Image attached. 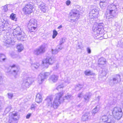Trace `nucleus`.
Segmentation results:
<instances>
[{
  "mask_svg": "<svg viewBox=\"0 0 123 123\" xmlns=\"http://www.w3.org/2000/svg\"><path fill=\"white\" fill-rule=\"evenodd\" d=\"M63 94L62 92L58 93L56 94V97L53 101V98L48 97L45 99L46 105L49 107H52L55 109L57 108L61 103L63 101L62 96Z\"/></svg>",
  "mask_w": 123,
  "mask_h": 123,
  "instance_id": "f257e3e1",
  "label": "nucleus"
},
{
  "mask_svg": "<svg viewBox=\"0 0 123 123\" xmlns=\"http://www.w3.org/2000/svg\"><path fill=\"white\" fill-rule=\"evenodd\" d=\"M92 30L96 39H101L103 38V37L100 35L103 30V26L101 24H97L96 25H94L92 28Z\"/></svg>",
  "mask_w": 123,
  "mask_h": 123,
  "instance_id": "f03ea898",
  "label": "nucleus"
},
{
  "mask_svg": "<svg viewBox=\"0 0 123 123\" xmlns=\"http://www.w3.org/2000/svg\"><path fill=\"white\" fill-rule=\"evenodd\" d=\"M13 34L14 35L16 36L18 40L24 41L25 40V34L19 27H17L13 30Z\"/></svg>",
  "mask_w": 123,
  "mask_h": 123,
  "instance_id": "7ed1b4c3",
  "label": "nucleus"
},
{
  "mask_svg": "<svg viewBox=\"0 0 123 123\" xmlns=\"http://www.w3.org/2000/svg\"><path fill=\"white\" fill-rule=\"evenodd\" d=\"M79 12L76 9L72 10L69 14V18L72 22L76 21L79 17Z\"/></svg>",
  "mask_w": 123,
  "mask_h": 123,
  "instance_id": "20e7f679",
  "label": "nucleus"
},
{
  "mask_svg": "<svg viewBox=\"0 0 123 123\" xmlns=\"http://www.w3.org/2000/svg\"><path fill=\"white\" fill-rule=\"evenodd\" d=\"M47 45L43 44L38 48L34 49L33 51L34 54L36 55H38L44 53L46 49Z\"/></svg>",
  "mask_w": 123,
  "mask_h": 123,
  "instance_id": "39448f33",
  "label": "nucleus"
},
{
  "mask_svg": "<svg viewBox=\"0 0 123 123\" xmlns=\"http://www.w3.org/2000/svg\"><path fill=\"white\" fill-rule=\"evenodd\" d=\"M112 114L115 118L118 120L122 116L123 113L120 108L116 107L114 108Z\"/></svg>",
  "mask_w": 123,
  "mask_h": 123,
  "instance_id": "423d86ee",
  "label": "nucleus"
},
{
  "mask_svg": "<svg viewBox=\"0 0 123 123\" xmlns=\"http://www.w3.org/2000/svg\"><path fill=\"white\" fill-rule=\"evenodd\" d=\"M37 21L34 19L30 20L28 23V26L29 31L33 32L36 29L37 27Z\"/></svg>",
  "mask_w": 123,
  "mask_h": 123,
  "instance_id": "0eeeda50",
  "label": "nucleus"
},
{
  "mask_svg": "<svg viewBox=\"0 0 123 123\" xmlns=\"http://www.w3.org/2000/svg\"><path fill=\"white\" fill-rule=\"evenodd\" d=\"M55 61V58L53 57L47 58L42 61V64L45 67L47 68L49 65H52Z\"/></svg>",
  "mask_w": 123,
  "mask_h": 123,
  "instance_id": "6e6552de",
  "label": "nucleus"
},
{
  "mask_svg": "<svg viewBox=\"0 0 123 123\" xmlns=\"http://www.w3.org/2000/svg\"><path fill=\"white\" fill-rule=\"evenodd\" d=\"M18 113L13 112L10 113L9 115V123H17L18 117Z\"/></svg>",
  "mask_w": 123,
  "mask_h": 123,
  "instance_id": "1a4fd4ad",
  "label": "nucleus"
},
{
  "mask_svg": "<svg viewBox=\"0 0 123 123\" xmlns=\"http://www.w3.org/2000/svg\"><path fill=\"white\" fill-rule=\"evenodd\" d=\"M33 8V4L31 3H28L23 8V11L26 14H29L32 12Z\"/></svg>",
  "mask_w": 123,
  "mask_h": 123,
  "instance_id": "9d476101",
  "label": "nucleus"
},
{
  "mask_svg": "<svg viewBox=\"0 0 123 123\" xmlns=\"http://www.w3.org/2000/svg\"><path fill=\"white\" fill-rule=\"evenodd\" d=\"M50 75L49 72H42L38 76V81L39 84H41Z\"/></svg>",
  "mask_w": 123,
  "mask_h": 123,
  "instance_id": "9b49d317",
  "label": "nucleus"
},
{
  "mask_svg": "<svg viewBox=\"0 0 123 123\" xmlns=\"http://www.w3.org/2000/svg\"><path fill=\"white\" fill-rule=\"evenodd\" d=\"M33 79L31 77H26L24 79L22 85L26 87H29L34 82Z\"/></svg>",
  "mask_w": 123,
  "mask_h": 123,
  "instance_id": "f8f14e48",
  "label": "nucleus"
},
{
  "mask_svg": "<svg viewBox=\"0 0 123 123\" xmlns=\"http://www.w3.org/2000/svg\"><path fill=\"white\" fill-rule=\"evenodd\" d=\"M10 67L11 68V69L10 72L16 78V76L18 74L19 71V68L14 64H13L12 66H11Z\"/></svg>",
  "mask_w": 123,
  "mask_h": 123,
  "instance_id": "ddd939ff",
  "label": "nucleus"
},
{
  "mask_svg": "<svg viewBox=\"0 0 123 123\" xmlns=\"http://www.w3.org/2000/svg\"><path fill=\"white\" fill-rule=\"evenodd\" d=\"M121 81L120 76L119 75L117 74L115 76L112 80H110L109 83L110 85L112 86L115 84L119 83Z\"/></svg>",
  "mask_w": 123,
  "mask_h": 123,
  "instance_id": "4468645a",
  "label": "nucleus"
},
{
  "mask_svg": "<svg viewBox=\"0 0 123 123\" xmlns=\"http://www.w3.org/2000/svg\"><path fill=\"white\" fill-rule=\"evenodd\" d=\"M93 118V117L92 116L90 112L87 111L83 115L82 117L81 120L83 121H85L89 119H92Z\"/></svg>",
  "mask_w": 123,
  "mask_h": 123,
  "instance_id": "2eb2a0df",
  "label": "nucleus"
},
{
  "mask_svg": "<svg viewBox=\"0 0 123 123\" xmlns=\"http://www.w3.org/2000/svg\"><path fill=\"white\" fill-rule=\"evenodd\" d=\"M111 116L110 115L107 116L104 115L101 118L103 121L106 123H113L111 119Z\"/></svg>",
  "mask_w": 123,
  "mask_h": 123,
  "instance_id": "dca6fc26",
  "label": "nucleus"
},
{
  "mask_svg": "<svg viewBox=\"0 0 123 123\" xmlns=\"http://www.w3.org/2000/svg\"><path fill=\"white\" fill-rule=\"evenodd\" d=\"M117 10H112L111 11H109V13L107 14L106 15V17L107 19H112L114 17L116 16L117 14Z\"/></svg>",
  "mask_w": 123,
  "mask_h": 123,
  "instance_id": "f3484780",
  "label": "nucleus"
},
{
  "mask_svg": "<svg viewBox=\"0 0 123 123\" xmlns=\"http://www.w3.org/2000/svg\"><path fill=\"white\" fill-rule=\"evenodd\" d=\"M91 95L90 93L88 92L84 95L83 96L84 101L87 103L88 102L91 97Z\"/></svg>",
  "mask_w": 123,
  "mask_h": 123,
  "instance_id": "a211bd4d",
  "label": "nucleus"
},
{
  "mask_svg": "<svg viewBox=\"0 0 123 123\" xmlns=\"http://www.w3.org/2000/svg\"><path fill=\"white\" fill-rule=\"evenodd\" d=\"M99 110V106H97L92 111H89V112H90V114H91L92 116L93 117V116L96 113L98 112Z\"/></svg>",
  "mask_w": 123,
  "mask_h": 123,
  "instance_id": "6ab92c4d",
  "label": "nucleus"
},
{
  "mask_svg": "<svg viewBox=\"0 0 123 123\" xmlns=\"http://www.w3.org/2000/svg\"><path fill=\"white\" fill-rule=\"evenodd\" d=\"M116 10H117V9L116 6L113 3L109 5L107 7V11L108 12Z\"/></svg>",
  "mask_w": 123,
  "mask_h": 123,
  "instance_id": "aec40b11",
  "label": "nucleus"
},
{
  "mask_svg": "<svg viewBox=\"0 0 123 123\" xmlns=\"http://www.w3.org/2000/svg\"><path fill=\"white\" fill-rule=\"evenodd\" d=\"M58 77L57 75H53L49 77V80L50 81H52L53 82H55L57 80Z\"/></svg>",
  "mask_w": 123,
  "mask_h": 123,
  "instance_id": "412c9836",
  "label": "nucleus"
},
{
  "mask_svg": "<svg viewBox=\"0 0 123 123\" xmlns=\"http://www.w3.org/2000/svg\"><path fill=\"white\" fill-rule=\"evenodd\" d=\"M106 59L103 57H101L98 60V64L99 67L100 65H104L106 63Z\"/></svg>",
  "mask_w": 123,
  "mask_h": 123,
  "instance_id": "4be33fe9",
  "label": "nucleus"
},
{
  "mask_svg": "<svg viewBox=\"0 0 123 123\" xmlns=\"http://www.w3.org/2000/svg\"><path fill=\"white\" fill-rule=\"evenodd\" d=\"M35 100L38 103H40L42 101V96L40 93H38L37 94L36 96Z\"/></svg>",
  "mask_w": 123,
  "mask_h": 123,
  "instance_id": "5701e85b",
  "label": "nucleus"
},
{
  "mask_svg": "<svg viewBox=\"0 0 123 123\" xmlns=\"http://www.w3.org/2000/svg\"><path fill=\"white\" fill-rule=\"evenodd\" d=\"M31 67L33 70L37 68L40 65L38 63L31 64Z\"/></svg>",
  "mask_w": 123,
  "mask_h": 123,
  "instance_id": "b1692460",
  "label": "nucleus"
},
{
  "mask_svg": "<svg viewBox=\"0 0 123 123\" xmlns=\"http://www.w3.org/2000/svg\"><path fill=\"white\" fill-rule=\"evenodd\" d=\"M17 48L18 49V51L19 52L21 51L24 49L23 45L21 44H18L17 45Z\"/></svg>",
  "mask_w": 123,
  "mask_h": 123,
  "instance_id": "393cba45",
  "label": "nucleus"
},
{
  "mask_svg": "<svg viewBox=\"0 0 123 123\" xmlns=\"http://www.w3.org/2000/svg\"><path fill=\"white\" fill-rule=\"evenodd\" d=\"M84 73L86 75H94V74L90 70H86L84 72Z\"/></svg>",
  "mask_w": 123,
  "mask_h": 123,
  "instance_id": "a878e982",
  "label": "nucleus"
},
{
  "mask_svg": "<svg viewBox=\"0 0 123 123\" xmlns=\"http://www.w3.org/2000/svg\"><path fill=\"white\" fill-rule=\"evenodd\" d=\"M98 13H90L89 14V16L90 18H97L98 17Z\"/></svg>",
  "mask_w": 123,
  "mask_h": 123,
  "instance_id": "bb28decb",
  "label": "nucleus"
},
{
  "mask_svg": "<svg viewBox=\"0 0 123 123\" xmlns=\"http://www.w3.org/2000/svg\"><path fill=\"white\" fill-rule=\"evenodd\" d=\"M4 97L0 96V111L2 108V103L4 102Z\"/></svg>",
  "mask_w": 123,
  "mask_h": 123,
  "instance_id": "cd10ccee",
  "label": "nucleus"
},
{
  "mask_svg": "<svg viewBox=\"0 0 123 123\" xmlns=\"http://www.w3.org/2000/svg\"><path fill=\"white\" fill-rule=\"evenodd\" d=\"M13 43H14V41L13 39L11 38L8 39L6 41V43L8 44H10Z\"/></svg>",
  "mask_w": 123,
  "mask_h": 123,
  "instance_id": "c85d7f7f",
  "label": "nucleus"
},
{
  "mask_svg": "<svg viewBox=\"0 0 123 123\" xmlns=\"http://www.w3.org/2000/svg\"><path fill=\"white\" fill-rule=\"evenodd\" d=\"M6 59V58L5 55L3 54H0V62L4 61Z\"/></svg>",
  "mask_w": 123,
  "mask_h": 123,
  "instance_id": "c756f323",
  "label": "nucleus"
},
{
  "mask_svg": "<svg viewBox=\"0 0 123 123\" xmlns=\"http://www.w3.org/2000/svg\"><path fill=\"white\" fill-rule=\"evenodd\" d=\"M71 78L69 77H66L64 79V81L66 84H68L70 83V80Z\"/></svg>",
  "mask_w": 123,
  "mask_h": 123,
  "instance_id": "7c9ffc66",
  "label": "nucleus"
},
{
  "mask_svg": "<svg viewBox=\"0 0 123 123\" xmlns=\"http://www.w3.org/2000/svg\"><path fill=\"white\" fill-rule=\"evenodd\" d=\"M65 98L66 99L68 100L71 99H72L73 97L70 95L68 94L67 95L65 96Z\"/></svg>",
  "mask_w": 123,
  "mask_h": 123,
  "instance_id": "2f4dec72",
  "label": "nucleus"
},
{
  "mask_svg": "<svg viewBox=\"0 0 123 123\" xmlns=\"http://www.w3.org/2000/svg\"><path fill=\"white\" fill-rule=\"evenodd\" d=\"M76 91H79L82 87V85L80 84H79L76 86Z\"/></svg>",
  "mask_w": 123,
  "mask_h": 123,
  "instance_id": "473e14b6",
  "label": "nucleus"
},
{
  "mask_svg": "<svg viewBox=\"0 0 123 123\" xmlns=\"http://www.w3.org/2000/svg\"><path fill=\"white\" fill-rule=\"evenodd\" d=\"M11 108L12 107L11 106H8L6 109L5 111V112L6 113L10 111Z\"/></svg>",
  "mask_w": 123,
  "mask_h": 123,
  "instance_id": "72a5a7b5",
  "label": "nucleus"
},
{
  "mask_svg": "<svg viewBox=\"0 0 123 123\" xmlns=\"http://www.w3.org/2000/svg\"><path fill=\"white\" fill-rule=\"evenodd\" d=\"M117 46V47L123 48V42L121 41L118 42Z\"/></svg>",
  "mask_w": 123,
  "mask_h": 123,
  "instance_id": "f704fd0d",
  "label": "nucleus"
},
{
  "mask_svg": "<svg viewBox=\"0 0 123 123\" xmlns=\"http://www.w3.org/2000/svg\"><path fill=\"white\" fill-rule=\"evenodd\" d=\"M8 5H6L3 6V8L2 9L3 11L4 12H6L8 10Z\"/></svg>",
  "mask_w": 123,
  "mask_h": 123,
  "instance_id": "c9c22d12",
  "label": "nucleus"
},
{
  "mask_svg": "<svg viewBox=\"0 0 123 123\" xmlns=\"http://www.w3.org/2000/svg\"><path fill=\"white\" fill-rule=\"evenodd\" d=\"M57 34L58 33L56 30H54L53 31V35L52 36L53 38H55L56 37V36L57 35Z\"/></svg>",
  "mask_w": 123,
  "mask_h": 123,
  "instance_id": "e433bc0d",
  "label": "nucleus"
},
{
  "mask_svg": "<svg viewBox=\"0 0 123 123\" xmlns=\"http://www.w3.org/2000/svg\"><path fill=\"white\" fill-rule=\"evenodd\" d=\"M62 45H60V44L58 45L56 47V49L58 51V52L63 48V47L62 46Z\"/></svg>",
  "mask_w": 123,
  "mask_h": 123,
  "instance_id": "4c0bfd02",
  "label": "nucleus"
},
{
  "mask_svg": "<svg viewBox=\"0 0 123 123\" xmlns=\"http://www.w3.org/2000/svg\"><path fill=\"white\" fill-rule=\"evenodd\" d=\"M16 16L15 14L12 13L10 17L12 20H14L15 19Z\"/></svg>",
  "mask_w": 123,
  "mask_h": 123,
  "instance_id": "58836bf2",
  "label": "nucleus"
},
{
  "mask_svg": "<svg viewBox=\"0 0 123 123\" xmlns=\"http://www.w3.org/2000/svg\"><path fill=\"white\" fill-rule=\"evenodd\" d=\"M44 7H42L40 8L41 10L44 12H45L47 9V7L46 6H45Z\"/></svg>",
  "mask_w": 123,
  "mask_h": 123,
  "instance_id": "ea45409f",
  "label": "nucleus"
},
{
  "mask_svg": "<svg viewBox=\"0 0 123 123\" xmlns=\"http://www.w3.org/2000/svg\"><path fill=\"white\" fill-rule=\"evenodd\" d=\"M39 7L40 8H42V7H44V6H45V4L44 3L41 2L40 3L39 5Z\"/></svg>",
  "mask_w": 123,
  "mask_h": 123,
  "instance_id": "a19ab883",
  "label": "nucleus"
},
{
  "mask_svg": "<svg viewBox=\"0 0 123 123\" xmlns=\"http://www.w3.org/2000/svg\"><path fill=\"white\" fill-rule=\"evenodd\" d=\"M8 97L9 99H11L13 97V94L11 93H8L7 94Z\"/></svg>",
  "mask_w": 123,
  "mask_h": 123,
  "instance_id": "79ce46f5",
  "label": "nucleus"
},
{
  "mask_svg": "<svg viewBox=\"0 0 123 123\" xmlns=\"http://www.w3.org/2000/svg\"><path fill=\"white\" fill-rule=\"evenodd\" d=\"M106 0H105L104 1H103L102 0H101L100 2V6L101 7H102L103 6V3H105L106 2Z\"/></svg>",
  "mask_w": 123,
  "mask_h": 123,
  "instance_id": "37998d69",
  "label": "nucleus"
},
{
  "mask_svg": "<svg viewBox=\"0 0 123 123\" xmlns=\"http://www.w3.org/2000/svg\"><path fill=\"white\" fill-rule=\"evenodd\" d=\"M90 13H98V12L97 10L95 9H93L92 10V11Z\"/></svg>",
  "mask_w": 123,
  "mask_h": 123,
  "instance_id": "c03bdc74",
  "label": "nucleus"
},
{
  "mask_svg": "<svg viewBox=\"0 0 123 123\" xmlns=\"http://www.w3.org/2000/svg\"><path fill=\"white\" fill-rule=\"evenodd\" d=\"M52 51V53L53 54H55L57 53L58 52V51L56 49H52L51 50Z\"/></svg>",
  "mask_w": 123,
  "mask_h": 123,
  "instance_id": "a18cd8bd",
  "label": "nucleus"
},
{
  "mask_svg": "<svg viewBox=\"0 0 123 123\" xmlns=\"http://www.w3.org/2000/svg\"><path fill=\"white\" fill-rule=\"evenodd\" d=\"M65 42V40L63 39L62 38L61 39L60 41V43L59 44L60 45H62V44L64 43Z\"/></svg>",
  "mask_w": 123,
  "mask_h": 123,
  "instance_id": "49530a36",
  "label": "nucleus"
},
{
  "mask_svg": "<svg viewBox=\"0 0 123 123\" xmlns=\"http://www.w3.org/2000/svg\"><path fill=\"white\" fill-rule=\"evenodd\" d=\"M63 85L61 84L59 85L56 88V89L58 90L59 89L63 88Z\"/></svg>",
  "mask_w": 123,
  "mask_h": 123,
  "instance_id": "de8ad7c7",
  "label": "nucleus"
},
{
  "mask_svg": "<svg viewBox=\"0 0 123 123\" xmlns=\"http://www.w3.org/2000/svg\"><path fill=\"white\" fill-rule=\"evenodd\" d=\"M86 50L89 54H90L91 53V50L89 47H88L86 48Z\"/></svg>",
  "mask_w": 123,
  "mask_h": 123,
  "instance_id": "09e8293b",
  "label": "nucleus"
},
{
  "mask_svg": "<svg viewBox=\"0 0 123 123\" xmlns=\"http://www.w3.org/2000/svg\"><path fill=\"white\" fill-rule=\"evenodd\" d=\"M102 74L103 76H105L107 72L103 70L102 73Z\"/></svg>",
  "mask_w": 123,
  "mask_h": 123,
  "instance_id": "8fccbe9b",
  "label": "nucleus"
},
{
  "mask_svg": "<svg viewBox=\"0 0 123 123\" xmlns=\"http://www.w3.org/2000/svg\"><path fill=\"white\" fill-rule=\"evenodd\" d=\"M83 95L82 93V92H81L80 93H79L78 95V97L79 98H81L82 97V96Z\"/></svg>",
  "mask_w": 123,
  "mask_h": 123,
  "instance_id": "3c124183",
  "label": "nucleus"
},
{
  "mask_svg": "<svg viewBox=\"0 0 123 123\" xmlns=\"http://www.w3.org/2000/svg\"><path fill=\"white\" fill-rule=\"evenodd\" d=\"M70 3L71 2L69 0L67 1L66 2V4L68 6L70 4Z\"/></svg>",
  "mask_w": 123,
  "mask_h": 123,
  "instance_id": "603ef678",
  "label": "nucleus"
},
{
  "mask_svg": "<svg viewBox=\"0 0 123 123\" xmlns=\"http://www.w3.org/2000/svg\"><path fill=\"white\" fill-rule=\"evenodd\" d=\"M35 107V105L34 104H32L31 106V109H34Z\"/></svg>",
  "mask_w": 123,
  "mask_h": 123,
  "instance_id": "864d4df0",
  "label": "nucleus"
},
{
  "mask_svg": "<svg viewBox=\"0 0 123 123\" xmlns=\"http://www.w3.org/2000/svg\"><path fill=\"white\" fill-rule=\"evenodd\" d=\"M31 115V114H27L26 116V118L27 119H29Z\"/></svg>",
  "mask_w": 123,
  "mask_h": 123,
  "instance_id": "5fc2aeb1",
  "label": "nucleus"
},
{
  "mask_svg": "<svg viewBox=\"0 0 123 123\" xmlns=\"http://www.w3.org/2000/svg\"><path fill=\"white\" fill-rule=\"evenodd\" d=\"M59 67V64H57L55 66V69H57Z\"/></svg>",
  "mask_w": 123,
  "mask_h": 123,
  "instance_id": "6e6d98bb",
  "label": "nucleus"
},
{
  "mask_svg": "<svg viewBox=\"0 0 123 123\" xmlns=\"http://www.w3.org/2000/svg\"><path fill=\"white\" fill-rule=\"evenodd\" d=\"M62 27V25H60L58 27V29H60Z\"/></svg>",
  "mask_w": 123,
  "mask_h": 123,
  "instance_id": "4d7b16f0",
  "label": "nucleus"
},
{
  "mask_svg": "<svg viewBox=\"0 0 123 123\" xmlns=\"http://www.w3.org/2000/svg\"><path fill=\"white\" fill-rule=\"evenodd\" d=\"M1 76H0V81L1 80Z\"/></svg>",
  "mask_w": 123,
  "mask_h": 123,
  "instance_id": "13d9d810",
  "label": "nucleus"
},
{
  "mask_svg": "<svg viewBox=\"0 0 123 123\" xmlns=\"http://www.w3.org/2000/svg\"><path fill=\"white\" fill-rule=\"evenodd\" d=\"M80 105H78V107H80Z\"/></svg>",
  "mask_w": 123,
  "mask_h": 123,
  "instance_id": "bf43d9fd",
  "label": "nucleus"
},
{
  "mask_svg": "<svg viewBox=\"0 0 123 123\" xmlns=\"http://www.w3.org/2000/svg\"><path fill=\"white\" fill-rule=\"evenodd\" d=\"M5 30L4 29H2V31H4Z\"/></svg>",
  "mask_w": 123,
  "mask_h": 123,
  "instance_id": "052dcab7",
  "label": "nucleus"
},
{
  "mask_svg": "<svg viewBox=\"0 0 123 123\" xmlns=\"http://www.w3.org/2000/svg\"><path fill=\"white\" fill-rule=\"evenodd\" d=\"M102 1H104L105 0H102Z\"/></svg>",
  "mask_w": 123,
  "mask_h": 123,
  "instance_id": "680f3d73",
  "label": "nucleus"
}]
</instances>
